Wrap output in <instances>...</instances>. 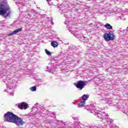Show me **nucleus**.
<instances>
[{"label":"nucleus","instance_id":"obj_1","mask_svg":"<svg viewBox=\"0 0 128 128\" xmlns=\"http://www.w3.org/2000/svg\"><path fill=\"white\" fill-rule=\"evenodd\" d=\"M4 122H13L18 126H22V124H24V122L22 118L10 112H8L4 114Z\"/></svg>","mask_w":128,"mask_h":128},{"label":"nucleus","instance_id":"obj_2","mask_svg":"<svg viewBox=\"0 0 128 128\" xmlns=\"http://www.w3.org/2000/svg\"><path fill=\"white\" fill-rule=\"evenodd\" d=\"M12 12L10 8L8 3L5 2H2L0 3V16H4L5 18H8L10 16Z\"/></svg>","mask_w":128,"mask_h":128},{"label":"nucleus","instance_id":"obj_3","mask_svg":"<svg viewBox=\"0 0 128 128\" xmlns=\"http://www.w3.org/2000/svg\"><path fill=\"white\" fill-rule=\"evenodd\" d=\"M103 37L106 42H110V40H114L116 36L114 32L110 31L108 33H105L104 34Z\"/></svg>","mask_w":128,"mask_h":128},{"label":"nucleus","instance_id":"obj_4","mask_svg":"<svg viewBox=\"0 0 128 128\" xmlns=\"http://www.w3.org/2000/svg\"><path fill=\"white\" fill-rule=\"evenodd\" d=\"M86 82L84 80H78L76 82H74V86H76L77 88H79L80 90H82L86 86Z\"/></svg>","mask_w":128,"mask_h":128},{"label":"nucleus","instance_id":"obj_5","mask_svg":"<svg viewBox=\"0 0 128 128\" xmlns=\"http://www.w3.org/2000/svg\"><path fill=\"white\" fill-rule=\"evenodd\" d=\"M18 108L20 110H26L28 108V104L25 102H22L18 105Z\"/></svg>","mask_w":128,"mask_h":128},{"label":"nucleus","instance_id":"obj_6","mask_svg":"<svg viewBox=\"0 0 128 128\" xmlns=\"http://www.w3.org/2000/svg\"><path fill=\"white\" fill-rule=\"evenodd\" d=\"M22 28H20L16 30H15L13 31L11 34H8V36H14V34H18L19 32H22Z\"/></svg>","mask_w":128,"mask_h":128},{"label":"nucleus","instance_id":"obj_7","mask_svg":"<svg viewBox=\"0 0 128 128\" xmlns=\"http://www.w3.org/2000/svg\"><path fill=\"white\" fill-rule=\"evenodd\" d=\"M104 28H106V30H112V26H110V24L107 23L104 25Z\"/></svg>","mask_w":128,"mask_h":128},{"label":"nucleus","instance_id":"obj_8","mask_svg":"<svg viewBox=\"0 0 128 128\" xmlns=\"http://www.w3.org/2000/svg\"><path fill=\"white\" fill-rule=\"evenodd\" d=\"M51 46H53V48H56L58 46V43L56 42L53 41L51 42Z\"/></svg>","mask_w":128,"mask_h":128},{"label":"nucleus","instance_id":"obj_9","mask_svg":"<svg viewBox=\"0 0 128 128\" xmlns=\"http://www.w3.org/2000/svg\"><path fill=\"white\" fill-rule=\"evenodd\" d=\"M84 104H86V102L84 101H82L79 104V108H84Z\"/></svg>","mask_w":128,"mask_h":128},{"label":"nucleus","instance_id":"obj_10","mask_svg":"<svg viewBox=\"0 0 128 128\" xmlns=\"http://www.w3.org/2000/svg\"><path fill=\"white\" fill-rule=\"evenodd\" d=\"M88 96H86V94H84L82 97V100H84V102H86L88 100Z\"/></svg>","mask_w":128,"mask_h":128},{"label":"nucleus","instance_id":"obj_11","mask_svg":"<svg viewBox=\"0 0 128 128\" xmlns=\"http://www.w3.org/2000/svg\"><path fill=\"white\" fill-rule=\"evenodd\" d=\"M45 52L48 56H50V54H52V52H50V51L48 50H46V49H45Z\"/></svg>","mask_w":128,"mask_h":128},{"label":"nucleus","instance_id":"obj_12","mask_svg":"<svg viewBox=\"0 0 128 128\" xmlns=\"http://www.w3.org/2000/svg\"><path fill=\"white\" fill-rule=\"evenodd\" d=\"M30 90H32V92H36V86H34L32 87Z\"/></svg>","mask_w":128,"mask_h":128},{"label":"nucleus","instance_id":"obj_13","mask_svg":"<svg viewBox=\"0 0 128 128\" xmlns=\"http://www.w3.org/2000/svg\"><path fill=\"white\" fill-rule=\"evenodd\" d=\"M50 0H46V2H48Z\"/></svg>","mask_w":128,"mask_h":128},{"label":"nucleus","instance_id":"obj_14","mask_svg":"<svg viewBox=\"0 0 128 128\" xmlns=\"http://www.w3.org/2000/svg\"><path fill=\"white\" fill-rule=\"evenodd\" d=\"M89 0V1H90V0Z\"/></svg>","mask_w":128,"mask_h":128}]
</instances>
